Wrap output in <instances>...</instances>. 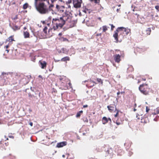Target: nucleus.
I'll list each match as a JSON object with an SVG mask.
<instances>
[{
    "label": "nucleus",
    "mask_w": 159,
    "mask_h": 159,
    "mask_svg": "<svg viewBox=\"0 0 159 159\" xmlns=\"http://www.w3.org/2000/svg\"><path fill=\"white\" fill-rule=\"evenodd\" d=\"M34 5L37 10L40 14H44L49 12V10L47 6L43 2H40L38 4L37 3V0H34Z\"/></svg>",
    "instance_id": "1"
},
{
    "label": "nucleus",
    "mask_w": 159,
    "mask_h": 159,
    "mask_svg": "<svg viewBox=\"0 0 159 159\" xmlns=\"http://www.w3.org/2000/svg\"><path fill=\"white\" fill-rule=\"evenodd\" d=\"M123 27H120L117 28L115 31V34H113V37L116 40V42H118V37L119 38H123L124 35L125 36L124 31L123 30Z\"/></svg>",
    "instance_id": "2"
},
{
    "label": "nucleus",
    "mask_w": 159,
    "mask_h": 159,
    "mask_svg": "<svg viewBox=\"0 0 159 159\" xmlns=\"http://www.w3.org/2000/svg\"><path fill=\"white\" fill-rule=\"evenodd\" d=\"M14 75L15 76V78L13 79V80L12 81V84L14 85L16 84L18 82H19V79L23 76L22 75H21L20 74L17 73L14 74Z\"/></svg>",
    "instance_id": "3"
},
{
    "label": "nucleus",
    "mask_w": 159,
    "mask_h": 159,
    "mask_svg": "<svg viewBox=\"0 0 159 159\" xmlns=\"http://www.w3.org/2000/svg\"><path fill=\"white\" fill-rule=\"evenodd\" d=\"M144 85H147V84H143L140 85L139 87V89L142 93L147 95L148 94L150 89H145L144 88H143V87Z\"/></svg>",
    "instance_id": "4"
},
{
    "label": "nucleus",
    "mask_w": 159,
    "mask_h": 159,
    "mask_svg": "<svg viewBox=\"0 0 159 159\" xmlns=\"http://www.w3.org/2000/svg\"><path fill=\"white\" fill-rule=\"evenodd\" d=\"M82 2V0H73L74 6L76 8H79L81 7V4Z\"/></svg>",
    "instance_id": "5"
},
{
    "label": "nucleus",
    "mask_w": 159,
    "mask_h": 159,
    "mask_svg": "<svg viewBox=\"0 0 159 159\" xmlns=\"http://www.w3.org/2000/svg\"><path fill=\"white\" fill-rule=\"evenodd\" d=\"M26 77H27V76H26ZM28 79L27 80H26V78H23L21 79V80H19V83L22 85H25L26 84H27L29 81V77H28Z\"/></svg>",
    "instance_id": "6"
},
{
    "label": "nucleus",
    "mask_w": 159,
    "mask_h": 159,
    "mask_svg": "<svg viewBox=\"0 0 159 159\" xmlns=\"http://www.w3.org/2000/svg\"><path fill=\"white\" fill-rule=\"evenodd\" d=\"M114 59L116 62L119 63L120 61V56L119 54H116L113 56Z\"/></svg>",
    "instance_id": "7"
},
{
    "label": "nucleus",
    "mask_w": 159,
    "mask_h": 159,
    "mask_svg": "<svg viewBox=\"0 0 159 159\" xmlns=\"http://www.w3.org/2000/svg\"><path fill=\"white\" fill-rule=\"evenodd\" d=\"M105 148H106L107 149L105 148L104 151L107 153L108 154H111L112 153V150L111 148H109V146L107 145H105Z\"/></svg>",
    "instance_id": "8"
},
{
    "label": "nucleus",
    "mask_w": 159,
    "mask_h": 159,
    "mask_svg": "<svg viewBox=\"0 0 159 159\" xmlns=\"http://www.w3.org/2000/svg\"><path fill=\"white\" fill-rule=\"evenodd\" d=\"M39 63L42 69H44L46 67L47 63L46 61L42 60H40L39 62Z\"/></svg>",
    "instance_id": "9"
},
{
    "label": "nucleus",
    "mask_w": 159,
    "mask_h": 159,
    "mask_svg": "<svg viewBox=\"0 0 159 159\" xmlns=\"http://www.w3.org/2000/svg\"><path fill=\"white\" fill-rule=\"evenodd\" d=\"M67 144V143L66 142H62L59 143H57L56 147L57 148H61L65 145Z\"/></svg>",
    "instance_id": "10"
},
{
    "label": "nucleus",
    "mask_w": 159,
    "mask_h": 159,
    "mask_svg": "<svg viewBox=\"0 0 159 159\" xmlns=\"http://www.w3.org/2000/svg\"><path fill=\"white\" fill-rule=\"evenodd\" d=\"M123 31H124L125 35H128L130 32V30L128 28H125L124 27L123 28Z\"/></svg>",
    "instance_id": "11"
},
{
    "label": "nucleus",
    "mask_w": 159,
    "mask_h": 159,
    "mask_svg": "<svg viewBox=\"0 0 159 159\" xmlns=\"http://www.w3.org/2000/svg\"><path fill=\"white\" fill-rule=\"evenodd\" d=\"M10 26L12 29L16 31L17 30H19L20 29V28L19 27L16 25H13V26H11L10 24Z\"/></svg>",
    "instance_id": "12"
},
{
    "label": "nucleus",
    "mask_w": 159,
    "mask_h": 159,
    "mask_svg": "<svg viewBox=\"0 0 159 159\" xmlns=\"http://www.w3.org/2000/svg\"><path fill=\"white\" fill-rule=\"evenodd\" d=\"M104 148H105V145L104 147H98L96 148V150L98 152H101L104 149Z\"/></svg>",
    "instance_id": "13"
},
{
    "label": "nucleus",
    "mask_w": 159,
    "mask_h": 159,
    "mask_svg": "<svg viewBox=\"0 0 159 159\" xmlns=\"http://www.w3.org/2000/svg\"><path fill=\"white\" fill-rule=\"evenodd\" d=\"M86 86L88 88H91L93 87L94 84H92V83H89L88 82L87 84H86Z\"/></svg>",
    "instance_id": "14"
},
{
    "label": "nucleus",
    "mask_w": 159,
    "mask_h": 159,
    "mask_svg": "<svg viewBox=\"0 0 159 159\" xmlns=\"http://www.w3.org/2000/svg\"><path fill=\"white\" fill-rule=\"evenodd\" d=\"M107 108L110 112H112L114 111L115 107L114 106H111V105H109L107 106Z\"/></svg>",
    "instance_id": "15"
},
{
    "label": "nucleus",
    "mask_w": 159,
    "mask_h": 159,
    "mask_svg": "<svg viewBox=\"0 0 159 159\" xmlns=\"http://www.w3.org/2000/svg\"><path fill=\"white\" fill-rule=\"evenodd\" d=\"M102 122L103 124H105L108 122V119L106 117H103L102 119Z\"/></svg>",
    "instance_id": "16"
},
{
    "label": "nucleus",
    "mask_w": 159,
    "mask_h": 159,
    "mask_svg": "<svg viewBox=\"0 0 159 159\" xmlns=\"http://www.w3.org/2000/svg\"><path fill=\"white\" fill-rule=\"evenodd\" d=\"M86 82H89V83H92V84H96V82H95L93 81H92L91 80H86L84 81H83L82 84H84V83H85Z\"/></svg>",
    "instance_id": "17"
},
{
    "label": "nucleus",
    "mask_w": 159,
    "mask_h": 159,
    "mask_svg": "<svg viewBox=\"0 0 159 159\" xmlns=\"http://www.w3.org/2000/svg\"><path fill=\"white\" fill-rule=\"evenodd\" d=\"M24 38H29L30 36L29 33L27 31L24 32Z\"/></svg>",
    "instance_id": "18"
},
{
    "label": "nucleus",
    "mask_w": 159,
    "mask_h": 159,
    "mask_svg": "<svg viewBox=\"0 0 159 159\" xmlns=\"http://www.w3.org/2000/svg\"><path fill=\"white\" fill-rule=\"evenodd\" d=\"M63 53L67 54L69 51V50L66 48H63L61 49Z\"/></svg>",
    "instance_id": "19"
},
{
    "label": "nucleus",
    "mask_w": 159,
    "mask_h": 159,
    "mask_svg": "<svg viewBox=\"0 0 159 159\" xmlns=\"http://www.w3.org/2000/svg\"><path fill=\"white\" fill-rule=\"evenodd\" d=\"M70 58L68 57H63L61 59V61H69Z\"/></svg>",
    "instance_id": "20"
},
{
    "label": "nucleus",
    "mask_w": 159,
    "mask_h": 159,
    "mask_svg": "<svg viewBox=\"0 0 159 159\" xmlns=\"http://www.w3.org/2000/svg\"><path fill=\"white\" fill-rule=\"evenodd\" d=\"M65 24V21H63V22H62V23H59V24H58L57 23L56 24V25H58V27H60L61 28H62L63 26Z\"/></svg>",
    "instance_id": "21"
},
{
    "label": "nucleus",
    "mask_w": 159,
    "mask_h": 159,
    "mask_svg": "<svg viewBox=\"0 0 159 159\" xmlns=\"http://www.w3.org/2000/svg\"><path fill=\"white\" fill-rule=\"evenodd\" d=\"M59 39L62 41H68V40L66 38H64L63 37H61L59 38Z\"/></svg>",
    "instance_id": "22"
},
{
    "label": "nucleus",
    "mask_w": 159,
    "mask_h": 159,
    "mask_svg": "<svg viewBox=\"0 0 159 159\" xmlns=\"http://www.w3.org/2000/svg\"><path fill=\"white\" fill-rule=\"evenodd\" d=\"M91 2L94 1V3L96 4H98L100 2V0H89Z\"/></svg>",
    "instance_id": "23"
},
{
    "label": "nucleus",
    "mask_w": 159,
    "mask_h": 159,
    "mask_svg": "<svg viewBox=\"0 0 159 159\" xmlns=\"http://www.w3.org/2000/svg\"><path fill=\"white\" fill-rule=\"evenodd\" d=\"M28 4L27 3H25L24 4L23 7V8L24 9H26L28 6Z\"/></svg>",
    "instance_id": "24"
},
{
    "label": "nucleus",
    "mask_w": 159,
    "mask_h": 159,
    "mask_svg": "<svg viewBox=\"0 0 159 159\" xmlns=\"http://www.w3.org/2000/svg\"><path fill=\"white\" fill-rule=\"evenodd\" d=\"M151 31V28H148V29L146 30L147 34L149 35L150 34Z\"/></svg>",
    "instance_id": "25"
},
{
    "label": "nucleus",
    "mask_w": 159,
    "mask_h": 159,
    "mask_svg": "<svg viewBox=\"0 0 159 159\" xmlns=\"http://www.w3.org/2000/svg\"><path fill=\"white\" fill-rule=\"evenodd\" d=\"M103 31L105 32L107 30V27L106 26H103L102 27Z\"/></svg>",
    "instance_id": "26"
},
{
    "label": "nucleus",
    "mask_w": 159,
    "mask_h": 159,
    "mask_svg": "<svg viewBox=\"0 0 159 159\" xmlns=\"http://www.w3.org/2000/svg\"><path fill=\"white\" fill-rule=\"evenodd\" d=\"M8 41L10 42H11L13 41H14V40L13 39V38L12 37V36H11L9 37L8 38Z\"/></svg>",
    "instance_id": "27"
},
{
    "label": "nucleus",
    "mask_w": 159,
    "mask_h": 159,
    "mask_svg": "<svg viewBox=\"0 0 159 159\" xmlns=\"http://www.w3.org/2000/svg\"><path fill=\"white\" fill-rule=\"evenodd\" d=\"M29 96L30 98V99H33L34 98H35V97L34 95L31 94H29Z\"/></svg>",
    "instance_id": "28"
},
{
    "label": "nucleus",
    "mask_w": 159,
    "mask_h": 159,
    "mask_svg": "<svg viewBox=\"0 0 159 159\" xmlns=\"http://www.w3.org/2000/svg\"><path fill=\"white\" fill-rule=\"evenodd\" d=\"M115 110V111H117V112L116 113V114L115 115V117H116L118 116V114L119 110L117 109L116 107Z\"/></svg>",
    "instance_id": "29"
},
{
    "label": "nucleus",
    "mask_w": 159,
    "mask_h": 159,
    "mask_svg": "<svg viewBox=\"0 0 159 159\" xmlns=\"http://www.w3.org/2000/svg\"><path fill=\"white\" fill-rule=\"evenodd\" d=\"M47 27L45 26L43 29V31L45 34H46L47 33Z\"/></svg>",
    "instance_id": "30"
},
{
    "label": "nucleus",
    "mask_w": 159,
    "mask_h": 159,
    "mask_svg": "<svg viewBox=\"0 0 159 159\" xmlns=\"http://www.w3.org/2000/svg\"><path fill=\"white\" fill-rule=\"evenodd\" d=\"M49 11H52V14H57V13L55 11H54L52 9H49Z\"/></svg>",
    "instance_id": "31"
},
{
    "label": "nucleus",
    "mask_w": 159,
    "mask_h": 159,
    "mask_svg": "<svg viewBox=\"0 0 159 159\" xmlns=\"http://www.w3.org/2000/svg\"><path fill=\"white\" fill-rule=\"evenodd\" d=\"M56 8L57 9V11H58L60 8V7L59 5L57 4L56 6Z\"/></svg>",
    "instance_id": "32"
},
{
    "label": "nucleus",
    "mask_w": 159,
    "mask_h": 159,
    "mask_svg": "<svg viewBox=\"0 0 159 159\" xmlns=\"http://www.w3.org/2000/svg\"><path fill=\"white\" fill-rule=\"evenodd\" d=\"M97 81L99 83H101V82L102 83V81L101 79L97 78Z\"/></svg>",
    "instance_id": "33"
},
{
    "label": "nucleus",
    "mask_w": 159,
    "mask_h": 159,
    "mask_svg": "<svg viewBox=\"0 0 159 159\" xmlns=\"http://www.w3.org/2000/svg\"><path fill=\"white\" fill-rule=\"evenodd\" d=\"M56 27H55L54 26L53 27V29L54 30H56L58 28L57 26L58 25L56 24Z\"/></svg>",
    "instance_id": "34"
},
{
    "label": "nucleus",
    "mask_w": 159,
    "mask_h": 159,
    "mask_svg": "<svg viewBox=\"0 0 159 159\" xmlns=\"http://www.w3.org/2000/svg\"><path fill=\"white\" fill-rule=\"evenodd\" d=\"M80 115H81V114H80V113L78 112L77 113V114H76V116L77 117H79L80 116Z\"/></svg>",
    "instance_id": "35"
},
{
    "label": "nucleus",
    "mask_w": 159,
    "mask_h": 159,
    "mask_svg": "<svg viewBox=\"0 0 159 159\" xmlns=\"http://www.w3.org/2000/svg\"><path fill=\"white\" fill-rule=\"evenodd\" d=\"M155 8L157 10V11L159 9V6L157 5L155 6Z\"/></svg>",
    "instance_id": "36"
},
{
    "label": "nucleus",
    "mask_w": 159,
    "mask_h": 159,
    "mask_svg": "<svg viewBox=\"0 0 159 159\" xmlns=\"http://www.w3.org/2000/svg\"><path fill=\"white\" fill-rule=\"evenodd\" d=\"M156 113H155V114H158L159 113V109L157 108L156 109Z\"/></svg>",
    "instance_id": "37"
},
{
    "label": "nucleus",
    "mask_w": 159,
    "mask_h": 159,
    "mask_svg": "<svg viewBox=\"0 0 159 159\" xmlns=\"http://www.w3.org/2000/svg\"><path fill=\"white\" fill-rule=\"evenodd\" d=\"M54 7V5L52 4H51L49 6V8L48 9H51V7Z\"/></svg>",
    "instance_id": "38"
},
{
    "label": "nucleus",
    "mask_w": 159,
    "mask_h": 159,
    "mask_svg": "<svg viewBox=\"0 0 159 159\" xmlns=\"http://www.w3.org/2000/svg\"><path fill=\"white\" fill-rule=\"evenodd\" d=\"M149 110V109L148 108L147 106L146 107V111L147 112Z\"/></svg>",
    "instance_id": "39"
},
{
    "label": "nucleus",
    "mask_w": 159,
    "mask_h": 159,
    "mask_svg": "<svg viewBox=\"0 0 159 159\" xmlns=\"http://www.w3.org/2000/svg\"><path fill=\"white\" fill-rule=\"evenodd\" d=\"M111 29L112 30L113 28L115 27V26H114L113 25H111Z\"/></svg>",
    "instance_id": "40"
},
{
    "label": "nucleus",
    "mask_w": 159,
    "mask_h": 159,
    "mask_svg": "<svg viewBox=\"0 0 159 159\" xmlns=\"http://www.w3.org/2000/svg\"><path fill=\"white\" fill-rule=\"evenodd\" d=\"M60 20H62V22H63V21H65L63 19V17H61L60 18Z\"/></svg>",
    "instance_id": "41"
},
{
    "label": "nucleus",
    "mask_w": 159,
    "mask_h": 159,
    "mask_svg": "<svg viewBox=\"0 0 159 159\" xmlns=\"http://www.w3.org/2000/svg\"><path fill=\"white\" fill-rule=\"evenodd\" d=\"M72 0H69L68 1V3H69V4H70V3H71Z\"/></svg>",
    "instance_id": "42"
},
{
    "label": "nucleus",
    "mask_w": 159,
    "mask_h": 159,
    "mask_svg": "<svg viewBox=\"0 0 159 159\" xmlns=\"http://www.w3.org/2000/svg\"><path fill=\"white\" fill-rule=\"evenodd\" d=\"M30 125L31 126H33V123L32 122H30Z\"/></svg>",
    "instance_id": "43"
},
{
    "label": "nucleus",
    "mask_w": 159,
    "mask_h": 159,
    "mask_svg": "<svg viewBox=\"0 0 159 159\" xmlns=\"http://www.w3.org/2000/svg\"><path fill=\"white\" fill-rule=\"evenodd\" d=\"M116 124L117 125H119L120 124V122H116Z\"/></svg>",
    "instance_id": "44"
},
{
    "label": "nucleus",
    "mask_w": 159,
    "mask_h": 159,
    "mask_svg": "<svg viewBox=\"0 0 159 159\" xmlns=\"http://www.w3.org/2000/svg\"><path fill=\"white\" fill-rule=\"evenodd\" d=\"M55 20V21H57V20H59V19H56V18H55V19H53V20Z\"/></svg>",
    "instance_id": "45"
},
{
    "label": "nucleus",
    "mask_w": 159,
    "mask_h": 159,
    "mask_svg": "<svg viewBox=\"0 0 159 159\" xmlns=\"http://www.w3.org/2000/svg\"><path fill=\"white\" fill-rule=\"evenodd\" d=\"M84 121L85 122H88V119H87V118H85V120Z\"/></svg>",
    "instance_id": "46"
},
{
    "label": "nucleus",
    "mask_w": 159,
    "mask_h": 159,
    "mask_svg": "<svg viewBox=\"0 0 159 159\" xmlns=\"http://www.w3.org/2000/svg\"><path fill=\"white\" fill-rule=\"evenodd\" d=\"M88 105H84L83 106V107L84 108H85V107H88Z\"/></svg>",
    "instance_id": "47"
},
{
    "label": "nucleus",
    "mask_w": 159,
    "mask_h": 159,
    "mask_svg": "<svg viewBox=\"0 0 159 159\" xmlns=\"http://www.w3.org/2000/svg\"><path fill=\"white\" fill-rule=\"evenodd\" d=\"M51 0V2H52V3H53L54 2H55V0Z\"/></svg>",
    "instance_id": "48"
},
{
    "label": "nucleus",
    "mask_w": 159,
    "mask_h": 159,
    "mask_svg": "<svg viewBox=\"0 0 159 159\" xmlns=\"http://www.w3.org/2000/svg\"><path fill=\"white\" fill-rule=\"evenodd\" d=\"M83 111H80L79 112V113H80V114L82 113H83Z\"/></svg>",
    "instance_id": "49"
},
{
    "label": "nucleus",
    "mask_w": 159,
    "mask_h": 159,
    "mask_svg": "<svg viewBox=\"0 0 159 159\" xmlns=\"http://www.w3.org/2000/svg\"><path fill=\"white\" fill-rule=\"evenodd\" d=\"M108 119V121L109 120L111 122V120L110 118H109L108 119Z\"/></svg>",
    "instance_id": "50"
},
{
    "label": "nucleus",
    "mask_w": 159,
    "mask_h": 159,
    "mask_svg": "<svg viewBox=\"0 0 159 159\" xmlns=\"http://www.w3.org/2000/svg\"><path fill=\"white\" fill-rule=\"evenodd\" d=\"M77 139H80V137L79 136H77Z\"/></svg>",
    "instance_id": "51"
},
{
    "label": "nucleus",
    "mask_w": 159,
    "mask_h": 159,
    "mask_svg": "<svg viewBox=\"0 0 159 159\" xmlns=\"http://www.w3.org/2000/svg\"><path fill=\"white\" fill-rule=\"evenodd\" d=\"M62 35V34L61 33H60L59 34H58V35L59 36H61V35Z\"/></svg>",
    "instance_id": "52"
},
{
    "label": "nucleus",
    "mask_w": 159,
    "mask_h": 159,
    "mask_svg": "<svg viewBox=\"0 0 159 159\" xmlns=\"http://www.w3.org/2000/svg\"><path fill=\"white\" fill-rule=\"evenodd\" d=\"M120 92H118L117 93V95H119V94H120Z\"/></svg>",
    "instance_id": "53"
},
{
    "label": "nucleus",
    "mask_w": 159,
    "mask_h": 159,
    "mask_svg": "<svg viewBox=\"0 0 159 159\" xmlns=\"http://www.w3.org/2000/svg\"><path fill=\"white\" fill-rule=\"evenodd\" d=\"M39 78H42V76L41 75H39Z\"/></svg>",
    "instance_id": "54"
},
{
    "label": "nucleus",
    "mask_w": 159,
    "mask_h": 159,
    "mask_svg": "<svg viewBox=\"0 0 159 159\" xmlns=\"http://www.w3.org/2000/svg\"><path fill=\"white\" fill-rule=\"evenodd\" d=\"M98 19L99 20H101V18L100 17H98Z\"/></svg>",
    "instance_id": "55"
},
{
    "label": "nucleus",
    "mask_w": 159,
    "mask_h": 159,
    "mask_svg": "<svg viewBox=\"0 0 159 159\" xmlns=\"http://www.w3.org/2000/svg\"><path fill=\"white\" fill-rule=\"evenodd\" d=\"M6 48H8V45H7L6 46Z\"/></svg>",
    "instance_id": "56"
},
{
    "label": "nucleus",
    "mask_w": 159,
    "mask_h": 159,
    "mask_svg": "<svg viewBox=\"0 0 159 159\" xmlns=\"http://www.w3.org/2000/svg\"><path fill=\"white\" fill-rule=\"evenodd\" d=\"M142 80L144 81L146 80V79L145 78H142Z\"/></svg>",
    "instance_id": "57"
},
{
    "label": "nucleus",
    "mask_w": 159,
    "mask_h": 159,
    "mask_svg": "<svg viewBox=\"0 0 159 159\" xmlns=\"http://www.w3.org/2000/svg\"><path fill=\"white\" fill-rule=\"evenodd\" d=\"M59 61V60H58V61H57V60H55V62H57V61Z\"/></svg>",
    "instance_id": "58"
},
{
    "label": "nucleus",
    "mask_w": 159,
    "mask_h": 159,
    "mask_svg": "<svg viewBox=\"0 0 159 159\" xmlns=\"http://www.w3.org/2000/svg\"><path fill=\"white\" fill-rule=\"evenodd\" d=\"M136 109H135V108H134V111H136Z\"/></svg>",
    "instance_id": "59"
},
{
    "label": "nucleus",
    "mask_w": 159,
    "mask_h": 159,
    "mask_svg": "<svg viewBox=\"0 0 159 159\" xmlns=\"http://www.w3.org/2000/svg\"><path fill=\"white\" fill-rule=\"evenodd\" d=\"M62 156L63 157H65V155H63Z\"/></svg>",
    "instance_id": "60"
},
{
    "label": "nucleus",
    "mask_w": 159,
    "mask_h": 159,
    "mask_svg": "<svg viewBox=\"0 0 159 159\" xmlns=\"http://www.w3.org/2000/svg\"><path fill=\"white\" fill-rule=\"evenodd\" d=\"M156 100L157 101H159V99H158L157 98Z\"/></svg>",
    "instance_id": "61"
},
{
    "label": "nucleus",
    "mask_w": 159,
    "mask_h": 159,
    "mask_svg": "<svg viewBox=\"0 0 159 159\" xmlns=\"http://www.w3.org/2000/svg\"><path fill=\"white\" fill-rule=\"evenodd\" d=\"M10 137L11 138H13L14 137L13 136H10Z\"/></svg>",
    "instance_id": "62"
},
{
    "label": "nucleus",
    "mask_w": 159,
    "mask_h": 159,
    "mask_svg": "<svg viewBox=\"0 0 159 159\" xmlns=\"http://www.w3.org/2000/svg\"><path fill=\"white\" fill-rule=\"evenodd\" d=\"M84 22H85V20H83V21L82 23H84Z\"/></svg>",
    "instance_id": "63"
},
{
    "label": "nucleus",
    "mask_w": 159,
    "mask_h": 159,
    "mask_svg": "<svg viewBox=\"0 0 159 159\" xmlns=\"http://www.w3.org/2000/svg\"><path fill=\"white\" fill-rule=\"evenodd\" d=\"M4 74H6V73H4V72H3V73H2V74L4 75Z\"/></svg>",
    "instance_id": "64"
}]
</instances>
